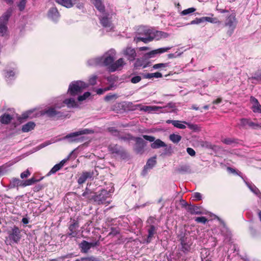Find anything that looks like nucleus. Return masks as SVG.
Masks as SVG:
<instances>
[{
	"label": "nucleus",
	"mask_w": 261,
	"mask_h": 261,
	"mask_svg": "<svg viewBox=\"0 0 261 261\" xmlns=\"http://www.w3.org/2000/svg\"><path fill=\"white\" fill-rule=\"evenodd\" d=\"M137 34L138 36H136L134 39L136 43L142 41L147 43L153 40L152 30L147 27H140L137 30Z\"/></svg>",
	"instance_id": "nucleus-1"
},
{
	"label": "nucleus",
	"mask_w": 261,
	"mask_h": 261,
	"mask_svg": "<svg viewBox=\"0 0 261 261\" xmlns=\"http://www.w3.org/2000/svg\"><path fill=\"white\" fill-rule=\"evenodd\" d=\"M94 131L92 129L84 128L81 129L77 132L70 133L67 135L64 139L68 140L69 142H82L84 140L85 138L81 136L83 135L92 134Z\"/></svg>",
	"instance_id": "nucleus-2"
},
{
	"label": "nucleus",
	"mask_w": 261,
	"mask_h": 261,
	"mask_svg": "<svg viewBox=\"0 0 261 261\" xmlns=\"http://www.w3.org/2000/svg\"><path fill=\"white\" fill-rule=\"evenodd\" d=\"M88 87V84L81 81H73L69 86L68 93L72 96L79 95Z\"/></svg>",
	"instance_id": "nucleus-3"
},
{
	"label": "nucleus",
	"mask_w": 261,
	"mask_h": 261,
	"mask_svg": "<svg viewBox=\"0 0 261 261\" xmlns=\"http://www.w3.org/2000/svg\"><path fill=\"white\" fill-rule=\"evenodd\" d=\"M21 238V231L17 226L14 225L11 230L8 231V237L6 238L5 243L7 245L18 244Z\"/></svg>",
	"instance_id": "nucleus-4"
},
{
	"label": "nucleus",
	"mask_w": 261,
	"mask_h": 261,
	"mask_svg": "<svg viewBox=\"0 0 261 261\" xmlns=\"http://www.w3.org/2000/svg\"><path fill=\"white\" fill-rule=\"evenodd\" d=\"M115 55V50L111 49L106 53L102 57H99L100 62H101L100 66H107L108 68L110 67L114 61Z\"/></svg>",
	"instance_id": "nucleus-5"
},
{
	"label": "nucleus",
	"mask_w": 261,
	"mask_h": 261,
	"mask_svg": "<svg viewBox=\"0 0 261 261\" xmlns=\"http://www.w3.org/2000/svg\"><path fill=\"white\" fill-rule=\"evenodd\" d=\"M64 105L60 106H56L55 107H49L44 111L43 114H46L48 117L53 118L59 119L65 117L66 115L61 111H59L56 109H60Z\"/></svg>",
	"instance_id": "nucleus-6"
},
{
	"label": "nucleus",
	"mask_w": 261,
	"mask_h": 261,
	"mask_svg": "<svg viewBox=\"0 0 261 261\" xmlns=\"http://www.w3.org/2000/svg\"><path fill=\"white\" fill-rule=\"evenodd\" d=\"M12 11L11 8H9L0 17V34L2 36H4L7 30V22L12 15Z\"/></svg>",
	"instance_id": "nucleus-7"
},
{
	"label": "nucleus",
	"mask_w": 261,
	"mask_h": 261,
	"mask_svg": "<svg viewBox=\"0 0 261 261\" xmlns=\"http://www.w3.org/2000/svg\"><path fill=\"white\" fill-rule=\"evenodd\" d=\"M108 149L111 153L119 156L123 159H126L127 157V153L123 147L118 144H112L109 145Z\"/></svg>",
	"instance_id": "nucleus-8"
},
{
	"label": "nucleus",
	"mask_w": 261,
	"mask_h": 261,
	"mask_svg": "<svg viewBox=\"0 0 261 261\" xmlns=\"http://www.w3.org/2000/svg\"><path fill=\"white\" fill-rule=\"evenodd\" d=\"M237 24V20L236 18L235 15L231 14L226 18L225 22V25L228 27V30L227 33L229 36L232 34L236 28Z\"/></svg>",
	"instance_id": "nucleus-9"
},
{
	"label": "nucleus",
	"mask_w": 261,
	"mask_h": 261,
	"mask_svg": "<svg viewBox=\"0 0 261 261\" xmlns=\"http://www.w3.org/2000/svg\"><path fill=\"white\" fill-rule=\"evenodd\" d=\"M143 138L147 141L152 142L151 144V147L153 149H157L162 147H166V144L160 139L155 140V138L153 136L148 135H143Z\"/></svg>",
	"instance_id": "nucleus-10"
},
{
	"label": "nucleus",
	"mask_w": 261,
	"mask_h": 261,
	"mask_svg": "<svg viewBox=\"0 0 261 261\" xmlns=\"http://www.w3.org/2000/svg\"><path fill=\"white\" fill-rule=\"evenodd\" d=\"M133 140L136 142L134 146V150L137 153L142 154L144 152V147L146 146L147 142L141 137H134Z\"/></svg>",
	"instance_id": "nucleus-11"
},
{
	"label": "nucleus",
	"mask_w": 261,
	"mask_h": 261,
	"mask_svg": "<svg viewBox=\"0 0 261 261\" xmlns=\"http://www.w3.org/2000/svg\"><path fill=\"white\" fill-rule=\"evenodd\" d=\"M112 192L111 190L108 191L105 189H102L99 194H96L94 201L97 202L99 204L105 203L107 198L110 197Z\"/></svg>",
	"instance_id": "nucleus-12"
},
{
	"label": "nucleus",
	"mask_w": 261,
	"mask_h": 261,
	"mask_svg": "<svg viewBox=\"0 0 261 261\" xmlns=\"http://www.w3.org/2000/svg\"><path fill=\"white\" fill-rule=\"evenodd\" d=\"M240 127L247 128L251 127L253 129H256L258 127H261V124L257 123H254L251 121L250 119L247 118H242L240 119V123L238 124Z\"/></svg>",
	"instance_id": "nucleus-13"
},
{
	"label": "nucleus",
	"mask_w": 261,
	"mask_h": 261,
	"mask_svg": "<svg viewBox=\"0 0 261 261\" xmlns=\"http://www.w3.org/2000/svg\"><path fill=\"white\" fill-rule=\"evenodd\" d=\"M122 52L123 55L129 61H134L135 60L137 54L134 48L130 46H127L123 48Z\"/></svg>",
	"instance_id": "nucleus-14"
},
{
	"label": "nucleus",
	"mask_w": 261,
	"mask_h": 261,
	"mask_svg": "<svg viewBox=\"0 0 261 261\" xmlns=\"http://www.w3.org/2000/svg\"><path fill=\"white\" fill-rule=\"evenodd\" d=\"M79 224L77 221L73 220L72 223L70 224L68 227L69 232L68 233V236L71 237H75L79 233L78 229Z\"/></svg>",
	"instance_id": "nucleus-15"
},
{
	"label": "nucleus",
	"mask_w": 261,
	"mask_h": 261,
	"mask_svg": "<svg viewBox=\"0 0 261 261\" xmlns=\"http://www.w3.org/2000/svg\"><path fill=\"white\" fill-rule=\"evenodd\" d=\"M94 175V171L83 172L77 179V182L79 185L84 184L87 179L93 178Z\"/></svg>",
	"instance_id": "nucleus-16"
},
{
	"label": "nucleus",
	"mask_w": 261,
	"mask_h": 261,
	"mask_svg": "<svg viewBox=\"0 0 261 261\" xmlns=\"http://www.w3.org/2000/svg\"><path fill=\"white\" fill-rule=\"evenodd\" d=\"M10 188H17L19 187H25V180H21L18 178H13L10 180Z\"/></svg>",
	"instance_id": "nucleus-17"
},
{
	"label": "nucleus",
	"mask_w": 261,
	"mask_h": 261,
	"mask_svg": "<svg viewBox=\"0 0 261 261\" xmlns=\"http://www.w3.org/2000/svg\"><path fill=\"white\" fill-rule=\"evenodd\" d=\"M205 21L216 23L217 22V19L216 18H212L210 17H202L201 18H196L195 19L191 21V24H199Z\"/></svg>",
	"instance_id": "nucleus-18"
},
{
	"label": "nucleus",
	"mask_w": 261,
	"mask_h": 261,
	"mask_svg": "<svg viewBox=\"0 0 261 261\" xmlns=\"http://www.w3.org/2000/svg\"><path fill=\"white\" fill-rule=\"evenodd\" d=\"M109 14H103V15L99 17L100 22L101 25L105 28L112 29V24L111 23V18L109 17Z\"/></svg>",
	"instance_id": "nucleus-19"
},
{
	"label": "nucleus",
	"mask_w": 261,
	"mask_h": 261,
	"mask_svg": "<svg viewBox=\"0 0 261 261\" xmlns=\"http://www.w3.org/2000/svg\"><path fill=\"white\" fill-rule=\"evenodd\" d=\"M245 183L250 190L259 198V200L258 202L261 205V192L259 189L252 184H250L246 181H245Z\"/></svg>",
	"instance_id": "nucleus-20"
},
{
	"label": "nucleus",
	"mask_w": 261,
	"mask_h": 261,
	"mask_svg": "<svg viewBox=\"0 0 261 261\" xmlns=\"http://www.w3.org/2000/svg\"><path fill=\"white\" fill-rule=\"evenodd\" d=\"M125 64L123 58H120L116 62L113 63V64L109 67V71L111 72H114L117 69L123 67Z\"/></svg>",
	"instance_id": "nucleus-21"
},
{
	"label": "nucleus",
	"mask_w": 261,
	"mask_h": 261,
	"mask_svg": "<svg viewBox=\"0 0 261 261\" xmlns=\"http://www.w3.org/2000/svg\"><path fill=\"white\" fill-rule=\"evenodd\" d=\"M185 205L187 206L186 207L187 211L192 215H199L202 214V212L200 210V207L193 205H188L186 203Z\"/></svg>",
	"instance_id": "nucleus-22"
},
{
	"label": "nucleus",
	"mask_w": 261,
	"mask_h": 261,
	"mask_svg": "<svg viewBox=\"0 0 261 261\" xmlns=\"http://www.w3.org/2000/svg\"><path fill=\"white\" fill-rule=\"evenodd\" d=\"M148 236L147 238V242L149 243L154 237V235L156 233L157 227L154 225H148Z\"/></svg>",
	"instance_id": "nucleus-23"
},
{
	"label": "nucleus",
	"mask_w": 261,
	"mask_h": 261,
	"mask_svg": "<svg viewBox=\"0 0 261 261\" xmlns=\"http://www.w3.org/2000/svg\"><path fill=\"white\" fill-rule=\"evenodd\" d=\"M171 48H172V47L160 48L150 51L149 53H147L146 55V56H147V58H152L154 55L157 54H162V53H165L166 51H167L169 49H170Z\"/></svg>",
	"instance_id": "nucleus-24"
},
{
	"label": "nucleus",
	"mask_w": 261,
	"mask_h": 261,
	"mask_svg": "<svg viewBox=\"0 0 261 261\" xmlns=\"http://www.w3.org/2000/svg\"><path fill=\"white\" fill-rule=\"evenodd\" d=\"M48 16L50 19L56 21L60 17V14L57 8L53 7L49 10Z\"/></svg>",
	"instance_id": "nucleus-25"
},
{
	"label": "nucleus",
	"mask_w": 261,
	"mask_h": 261,
	"mask_svg": "<svg viewBox=\"0 0 261 261\" xmlns=\"http://www.w3.org/2000/svg\"><path fill=\"white\" fill-rule=\"evenodd\" d=\"M169 35L166 32L160 31H153L152 30V37L153 38V40L155 39L156 40H158L161 38H166Z\"/></svg>",
	"instance_id": "nucleus-26"
},
{
	"label": "nucleus",
	"mask_w": 261,
	"mask_h": 261,
	"mask_svg": "<svg viewBox=\"0 0 261 261\" xmlns=\"http://www.w3.org/2000/svg\"><path fill=\"white\" fill-rule=\"evenodd\" d=\"M95 8L101 13H104L105 7L103 4L102 0H91Z\"/></svg>",
	"instance_id": "nucleus-27"
},
{
	"label": "nucleus",
	"mask_w": 261,
	"mask_h": 261,
	"mask_svg": "<svg viewBox=\"0 0 261 261\" xmlns=\"http://www.w3.org/2000/svg\"><path fill=\"white\" fill-rule=\"evenodd\" d=\"M96 193L86 188L85 191L82 194V196L86 197L88 200H93L94 201V198L96 197Z\"/></svg>",
	"instance_id": "nucleus-28"
},
{
	"label": "nucleus",
	"mask_w": 261,
	"mask_h": 261,
	"mask_svg": "<svg viewBox=\"0 0 261 261\" xmlns=\"http://www.w3.org/2000/svg\"><path fill=\"white\" fill-rule=\"evenodd\" d=\"M137 107L140 108V111H143L144 112H150L152 111H156L159 109L160 107L157 106H142L141 105H138Z\"/></svg>",
	"instance_id": "nucleus-29"
},
{
	"label": "nucleus",
	"mask_w": 261,
	"mask_h": 261,
	"mask_svg": "<svg viewBox=\"0 0 261 261\" xmlns=\"http://www.w3.org/2000/svg\"><path fill=\"white\" fill-rule=\"evenodd\" d=\"M13 118V115L5 113L0 117V121L3 124H7L10 122Z\"/></svg>",
	"instance_id": "nucleus-30"
},
{
	"label": "nucleus",
	"mask_w": 261,
	"mask_h": 261,
	"mask_svg": "<svg viewBox=\"0 0 261 261\" xmlns=\"http://www.w3.org/2000/svg\"><path fill=\"white\" fill-rule=\"evenodd\" d=\"M176 171L180 173H190L191 172L190 166L189 165H182L179 166Z\"/></svg>",
	"instance_id": "nucleus-31"
},
{
	"label": "nucleus",
	"mask_w": 261,
	"mask_h": 261,
	"mask_svg": "<svg viewBox=\"0 0 261 261\" xmlns=\"http://www.w3.org/2000/svg\"><path fill=\"white\" fill-rule=\"evenodd\" d=\"M79 247L81 252L83 253H87L90 249L89 242L85 240L82 241L79 245Z\"/></svg>",
	"instance_id": "nucleus-32"
},
{
	"label": "nucleus",
	"mask_w": 261,
	"mask_h": 261,
	"mask_svg": "<svg viewBox=\"0 0 261 261\" xmlns=\"http://www.w3.org/2000/svg\"><path fill=\"white\" fill-rule=\"evenodd\" d=\"M63 103L66 105L68 108L76 107L77 105L73 97L66 98L63 101Z\"/></svg>",
	"instance_id": "nucleus-33"
},
{
	"label": "nucleus",
	"mask_w": 261,
	"mask_h": 261,
	"mask_svg": "<svg viewBox=\"0 0 261 261\" xmlns=\"http://www.w3.org/2000/svg\"><path fill=\"white\" fill-rule=\"evenodd\" d=\"M56 2L67 8H71L73 6L72 0H55Z\"/></svg>",
	"instance_id": "nucleus-34"
},
{
	"label": "nucleus",
	"mask_w": 261,
	"mask_h": 261,
	"mask_svg": "<svg viewBox=\"0 0 261 261\" xmlns=\"http://www.w3.org/2000/svg\"><path fill=\"white\" fill-rule=\"evenodd\" d=\"M134 66L135 69H138L141 67H142L143 68H145L148 66V64L145 63V61L144 60L138 58L137 59V60H136Z\"/></svg>",
	"instance_id": "nucleus-35"
},
{
	"label": "nucleus",
	"mask_w": 261,
	"mask_h": 261,
	"mask_svg": "<svg viewBox=\"0 0 261 261\" xmlns=\"http://www.w3.org/2000/svg\"><path fill=\"white\" fill-rule=\"evenodd\" d=\"M35 126V124L33 122H29L27 123L24 124L22 127V131L23 132H28L33 129Z\"/></svg>",
	"instance_id": "nucleus-36"
},
{
	"label": "nucleus",
	"mask_w": 261,
	"mask_h": 261,
	"mask_svg": "<svg viewBox=\"0 0 261 261\" xmlns=\"http://www.w3.org/2000/svg\"><path fill=\"white\" fill-rule=\"evenodd\" d=\"M5 77L7 81L14 79L15 72L13 70H5Z\"/></svg>",
	"instance_id": "nucleus-37"
},
{
	"label": "nucleus",
	"mask_w": 261,
	"mask_h": 261,
	"mask_svg": "<svg viewBox=\"0 0 261 261\" xmlns=\"http://www.w3.org/2000/svg\"><path fill=\"white\" fill-rule=\"evenodd\" d=\"M34 110H29L21 115V116L19 118V120L21 121L22 119H26L27 118H32L34 117V115H32Z\"/></svg>",
	"instance_id": "nucleus-38"
},
{
	"label": "nucleus",
	"mask_w": 261,
	"mask_h": 261,
	"mask_svg": "<svg viewBox=\"0 0 261 261\" xmlns=\"http://www.w3.org/2000/svg\"><path fill=\"white\" fill-rule=\"evenodd\" d=\"M101 63L99 57L91 59L88 61V64L89 66H100Z\"/></svg>",
	"instance_id": "nucleus-39"
},
{
	"label": "nucleus",
	"mask_w": 261,
	"mask_h": 261,
	"mask_svg": "<svg viewBox=\"0 0 261 261\" xmlns=\"http://www.w3.org/2000/svg\"><path fill=\"white\" fill-rule=\"evenodd\" d=\"M170 140L174 143H178L181 139V137L179 135L172 134L169 136Z\"/></svg>",
	"instance_id": "nucleus-40"
},
{
	"label": "nucleus",
	"mask_w": 261,
	"mask_h": 261,
	"mask_svg": "<svg viewBox=\"0 0 261 261\" xmlns=\"http://www.w3.org/2000/svg\"><path fill=\"white\" fill-rule=\"evenodd\" d=\"M156 163L155 157L150 158L147 161L145 166L149 169H151L155 165Z\"/></svg>",
	"instance_id": "nucleus-41"
},
{
	"label": "nucleus",
	"mask_w": 261,
	"mask_h": 261,
	"mask_svg": "<svg viewBox=\"0 0 261 261\" xmlns=\"http://www.w3.org/2000/svg\"><path fill=\"white\" fill-rule=\"evenodd\" d=\"M42 179V178L39 179H36L35 178L33 177L30 179L25 180V187L32 185L35 182L40 181Z\"/></svg>",
	"instance_id": "nucleus-42"
},
{
	"label": "nucleus",
	"mask_w": 261,
	"mask_h": 261,
	"mask_svg": "<svg viewBox=\"0 0 261 261\" xmlns=\"http://www.w3.org/2000/svg\"><path fill=\"white\" fill-rule=\"evenodd\" d=\"M165 148L163 150V152L161 153V155L165 156V155H170L171 154L172 152V148L171 146L164 147Z\"/></svg>",
	"instance_id": "nucleus-43"
},
{
	"label": "nucleus",
	"mask_w": 261,
	"mask_h": 261,
	"mask_svg": "<svg viewBox=\"0 0 261 261\" xmlns=\"http://www.w3.org/2000/svg\"><path fill=\"white\" fill-rule=\"evenodd\" d=\"M62 167L58 164H56L49 171V172L47 173V175H50L51 174H55L59 170H60Z\"/></svg>",
	"instance_id": "nucleus-44"
},
{
	"label": "nucleus",
	"mask_w": 261,
	"mask_h": 261,
	"mask_svg": "<svg viewBox=\"0 0 261 261\" xmlns=\"http://www.w3.org/2000/svg\"><path fill=\"white\" fill-rule=\"evenodd\" d=\"M222 142L226 144V145H231L233 143H236L237 142V140L232 138H225L222 140Z\"/></svg>",
	"instance_id": "nucleus-45"
},
{
	"label": "nucleus",
	"mask_w": 261,
	"mask_h": 261,
	"mask_svg": "<svg viewBox=\"0 0 261 261\" xmlns=\"http://www.w3.org/2000/svg\"><path fill=\"white\" fill-rule=\"evenodd\" d=\"M134 137L132 136L130 134H127L124 136H121L120 134L118 137V139L121 140L128 141L133 140Z\"/></svg>",
	"instance_id": "nucleus-46"
},
{
	"label": "nucleus",
	"mask_w": 261,
	"mask_h": 261,
	"mask_svg": "<svg viewBox=\"0 0 261 261\" xmlns=\"http://www.w3.org/2000/svg\"><path fill=\"white\" fill-rule=\"evenodd\" d=\"M108 130L113 136L118 138L120 135V132L114 127H111L108 128Z\"/></svg>",
	"instance_id": "nucleus-47"
},
{
	"label": "nucleus",
	"mask_w": 261,
	"mask_h": 261,
	"mask_svg": "<svg viewBox=\"0 0 261 261\" xmlns=\"http://www.w3.org/2000/svg\"><path fill=\"white\" fill-rule=\"evenodd\" d=\"M250 79L261 82V70H258L256 71L254 74V76H252Z\"/></svg>",
	"instance_id": "nucleus-48"
},
{
	"label": "nucleus",
	"mask_w": 261,
	"mask_h": 261,
	"mask_svg": "<svg viewBox=\"0 0 261 261\" xmlns=\"http://www.w3.org/2000/svg\"><path fill=\"white\" fill-rule=\"evenodd\" d=\"M196 11V9L194 8H189L187 9H185L181 11L180 13L181 15H186L194 12Z\"/></svg>",
	"instance_id": "nucleus-49"
},
{
	"label": "nucleus",
	"mask_w": 261,
	"mask_h": 261,
	"mask_svg": "<svg viewBox=\"0 0 261 261\" xmlns=\"http://www.w3.org/2000/svg\"><path fill=\"white\" fill-rule=\"evenodd\" d=\"M91 95V93L89 92H85L83 95H79L77 97V100L79 101H82L85 100L88 97H89Z\"/></svg>",
	"instance_id": "nucleus-50"
},
{
	"label": "nucleus",
	"mask_w": 261,
	"mask_h": 261,
	"mask_svg": "<svg viewBox=\"0 0 261 261\" xmlns=\"http://www.w3.org/2000/svg\"><path fill=\"white\" fill-rule=\"evenodd\" d=\"M183 122L186 124L188 125V127L192 130H193L194 131H198L199 130L198 126L196 124L188 123L186 121H184Z\"/></svg>",
	"instance_id": "nucleus-51"
},
{
	"label": "nucleus",
	"mask_w": 261,
	"mask_h": 261,
	"mask_svg": "<svg viewBox=\"0 0 261 261\" xmlns=\"http://www.w3.org/2000/svg\"><path fill=\"white\" fill-rule=\"evenodd\" d=\"M27 3V0H20V2L17 4L19 10L20 11H23Z\"/></svg>",
	"instance_id": "nucleus-52"
},
{
	"label": "nucleus",
	"mask_w": 261,
	"mask_h": 261,
	"mask_svg": "<svg viewBox=\"0 0 261 261\" xmlns=\"http://www.w3.org/2000/svg\"><path fill=\"white\" fill-rule=\"evenodd\" d=\"M169 66V63H159L153 65V68L154 69H157L161 67H167Z\"/></svg>",
	"instance_id": "nucleus-53"
},
{
	"label": "nucleus",
	"mask_w": 261,
	"mask_h": 261,
	"mask_svg": "<svg viewBox=\"0 0 261 261\" xmlns=\"http://www.w3.org/2000/svg\"><path fill=\"white\" fill-rule=\"evenodd\" d=\"M252 109L255 113H261V105L259 103L256 105H253Z\"/></svg>",
	"instance_id": "nucleus-54"
},
{
	"label": "nucleus",
	"mask_w": 261,
	"mask_h": 261,
	"mask_svg": "<svg viewBox=\"0 0 261 261\" xmlns=\"http://www.w3.org/2000/svg\"><path fill=\"white\" fill-rule=\"evenodd\" d=\"M31 175V172L28 170H26L24 172H22L20 174V178L21 179H24L28 178L29 176H30Z\"/></svg>",
	"instance_id": "nucleus-55"
},
{
	"label": "nucleus",
	"mask_w": 261,
	"mask_h": 261,
	"mask_svg": "<svg viewBox=\"0 0 261 261\" xmlns=\"http://www.w3.org/2000/svg\"><path fill=\"white\" fill-rule=\"evenodd\" d=\"M197 223L205 224L207 222V219L205 217H196L195 219Z\"/></svg>",
	"instance_id": "nucleus-56"
},
{
	"label": "nucleus",
	"mask_w": 261,
	"mask_h": 261,
	"mask_svg": "<svg viewBox=\"0 0 261 261\" xmlns=\"http://www.w3.org/2000/svg\"><path fill=\"white\" fill-rule=\"evenodd\" d=\"M174 122V123H173V125L174 127L180 129H184L186 128V126L183 124L180 123V121L178 120H175Z\"/></svg>",
	"instance_id": "nucleus-57"
},
{
	"label": "nucleus",
	"mask_w": 261,
	"mask_h": 261,
	"mask_svg": "<svg viewBox=\"0 0 261 261\" xmlns=\"http://www.w3.org/2000/svg\"><path fill=\"white\" fill-rule=\"evenodd\" d=\"M97 77L96 75L92 76L89 80V84L91 85H95L96 84Z\"/></svg>",
	"instance_id": "nucleus-58"
},
{
	"label": "nucleus",
	"mask_w": 261,
	"mask_h": 261,
	"mask_svg": "<svg viewBox=\"0 0 261 261\" xmlns=\"http://www.w3.org/2000/svg\"><path fill=\"white\" fill-rule=\"evenodd\" d=\"M141 80L140 76L137 75L133 76L130 79V82L133 84H136L139 83Z\"/></svg>",
	"instance_id": "nucleus-59"
},
{
	"label": "nucleus",
	"mask_w": 261,
	"mask_h": 261,
	"mask_svg": "<svg viewBox=\"0 0 261 261\" xmlns=\"http://www.w3.org/2000/svg\"><path fill=\"white\" fill-rule=\"evenodd\" d=\"M175 108V105L173 102H169L168 105L165 107V108L170 109L169 110H167L168 112H172L173 111V109Z\"/></svg>",
	"instance_id": "nucleus-60"
},
{
	"label": "nucleus",
	"mask_w": 261,
	"mask_h": 261,
	"mask_svg": "<svg viewBox=\"0 0 261 261\" xmlns=\"http://www.w3.org/2000/svg\"><path fill=\"white\" fill-rule=\"evenodd\" d=\"M43 187V186L41 184L37 185L33 188V191L35 192H39V191L41 190Z\"/></svg>",
	"instance_id": "nucleus-61"
},
{
	"label": "nucleus",
	"mask_w": 261,
	"mask_h": 261,
	"mask_svg": "<svg viewBox=\"0 0 261 261\" xmlns=\"http://www.w3.org/2000/svg\"><path fill=\"white\" fill-rule=\"evenodd\" d=\"M83 261H100L98 258L91 256L89 257H87L82 259Z\"/></svg>",
	"instance_id": "nucleus-62"
},
{
	"label": "nucleus",
	"mask_w": 261,
	"mask_h": 261,
	"mask_svg": "<svg viewBox=\"0 0 261 261\" xmlns=\"http://www.w3.org/2000/svg\"><path fill=\"white\" fill-rule=\"evenodd\" d=\"M187 152L190 155L192 156H195L196 154L195 150L190 147H188L187 148Z\"/></svg>",
	"instance_id": "nucleus-63"
},
{
	"label": "nucleus",
	"mask_w": 261,
	"mask_h": 261,
	"mask_svg": "<svg viewBox=\"0 0 261 261\" xmlns=\"http://www.w3.org/2000/svg\"><path fill=\"white\" fill-rule=\"evenodd\" d=\"M155 218H154L153 217H150L148 219V220L147 221V224H148V225H153L154 223H155Z\"/></svg>",
	"instance_id": "nucleus-64"
}]
</instances>
